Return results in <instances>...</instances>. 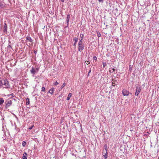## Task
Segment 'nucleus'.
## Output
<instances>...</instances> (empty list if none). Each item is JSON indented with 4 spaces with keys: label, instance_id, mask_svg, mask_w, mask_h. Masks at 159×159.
I'll use <instances>...</instances> for the list:
<instances>
[{
    "label": "nucleus",
    "instance_id": "nucleus-14",
    "mask_svg": "<svg viewBox=\"0 0 159 159\" xmlns=\"http://www.w3.org/2000/svg\"><path fill=\"white\" fill-rule=\"evenodd\" d=\"M107 145L106 144H105L104 146V148L105 149V150H103V152H107Z\"/></svg>",
    "mask_w": 159,
    "mask_h": 159
},
{
    "label": "nucleus",
    "instance_id": "nucleus-16",
    "mask_svg": "<svg viewBox=\"0 0 159 159\" xmlns=\"http://www.w3.org/2000/svg\"><path fill=\"white\" fill-rule=\"evenodd\" d=\"M69 18H70V15H69V14H68L67 15V20H66L67 25H68L69 24Z\"/></svg>",
    "mask_w": 159,
    "mask_h": 159
},
{
    "label": "nucleus",
    "instance_id": "nucleus-32",
    "mask_svg": "<svg viewBox=\"0 0 159 159\" xmlns=\"http://www.w3.org/2000/svg\"><path fill=\"white\" fill-rule=\"evenodd\" d=\"M91 72V69H90L89 70V72H88V76H89V74Z\"/></svg>",
    "mask_w": 159,
    "mask_h": 159
},
{
    "label": "nucleus",
    "instance_id": "nucleus-40",
    "mask_svg": "<svg viewBox=\"0 0 159 159\" xmlns=\"http://www.w3.org/2000/svg\"><path fill=\"white\" fill-rule=\"evenodd\" d=\"M61 1L63 2V0H61Z\"/></svg>",
    "mask_w": 159,
    "mask_h": 159
},
{
    "label": "nucleus",
    "instance_id": "nucleus-23",
    "mask_svg": "<svg viewBox=\"0 0 159 159\" xmlns=\"http://www.w3.org/2000/svg\"><path fill=\"white\" fill-rule=\"evenodd\" d=\"M65 85L66 84L65 83H63L61 87V89H62L65 86Z\"/></svg>",
    "mask_w": 159,
    "mask_h": 159
},
{
    "label": "nucleus",
    "instance_id": "nucleus-45",
    "mask_svg": "<svg viewBox=\"0 0 159 159\" xmlns=\"http://www.w3.org/2000/svg\"><path fill=\"white\" fill-rule=\"evenodd\" d=\"M158 159H159V157H158Z\"/></svg>",
    "mask_w": 159,
    "mask_h": 159
},
{
    "label": "nucleus",
    "instance_id": "nucleus-8",
    "mask_svg": "<svg viewBox=\"0 0 159 159\" xmlns=\"http://www.w3.org/2000/svg\"><path fill=\"white\" fill-rule=\"evenodd\" d=\"M54 90V88H52L50 89L48 91V93L51 94H53V92Z\"/></svg>",
    "mask_w": 159,
    "mask_h": 159
},
{
    "label": "nucleus",
    "instance_id": "nucleus-10",
    "mask_svg": "<svg viewBox=\"0 0 159 159\" xmlns=\"http://www.w3.org/2000/svg\"><path fill=\"white\" fill-rule=\"evenodd\" d=\"M27 156H28L27 153H24L23 155V159H27Z\"/></svg>",
    "mask_w": 159,
    "mask_h": 159
},
{
    "label": "nucleus",
    "instance_id": "nucleus-21",
    "mask_svg": "<svg viewBox=\"0 0 159 159\" xmlns=\"http://www.w3.org/2000/svg\"><path fill=\"white\" fill-rule=\"evenodd\" d=\"M105 158H107V152H106L105 155H104Z\"/></svg>",
    "mask_w": 159,
    "mask_h": 159
},
{
    "label": "nucleus",
    "instance_id": "nucleus-4",
    "mask_svg": "<svg viewBox=\"0 0 159 159\" xmlns=\"http://www.w3.org/2000/svg\"><path fill=\"white\" fill-rule=\"evenodd\" d=\"M79 45V48H78V50L79 51L81 52V51L83 50L84 49V44H78Z\"/></svg>",
    "mask_w": 159,
    "mask_h": 159
},
{
    "label": "nucleus",
    "instance_id": "nucleus-28",
    "mask_svg": "<svg viewBox=\"0 0 159 159\" xmlns=\"http://www.w3.org/2000/svg\"><path fill=\"white\" fill-rule=\"evenodd\" d=\"M70 99V93L68 94V97L67 98V100H69Z\"/></svg>",
    "mask_w": 159,
    "mask_h": 159
},
{
    "label": "nucleus",
    "instance_id": "nucleus-42",
    "mask_svg": "<svg viewBox=\"0 0 159 159\" xmlns=\"http://www.w3.org/2000/svg\"><path fill=\"white\" fill-rule=\"evenodd\" d=\"M9 46L10 47H11V46L10 45H9Z\"/></svg>",
    "mask_w": 159,
    "mask_h": 159
},
{
    "label": "nucleus",
    "instance_id": "nucleus-1",
    "mask_svg": "<svg viewBox=\"0 0 159 159\" xmlns=\"http://www.w3.org/2000/svg\"><path fill=\"white\" fill-rule=\"evenodd\" d=\"M1 86H3V87L5 88H10V86L9 84L8 81L6 80H0Z\"/></svg>",
    "mask_w": 159,
    "mask_h": 159
},
{
    "label": "nucleus",
    "instance_id": "nucleus-26",
    "mask_svg": "<svg viewBox=\"0 0 159 159\" xmlns=\"http://www.w3.org/2000/svg\"><path fill=\"white\" fill-rule=\"evenodd\" d=\"M33 127H34V125H33L31 126V127H30L28 129L29 130H31L33 128Z\"/></svg>",
    "mask_w": 159,
    "mask_h": 159
},
{
    "label": "nucleus",
    "instance_id": "nucleus-12",
    "mask_svg": "<svg viewBox=\"0 0 159 159\" xmlns=\"http://www.w3.org/2000/svg\"><path fill=\"white\" fill-rule=\"evenodd\" d=\"M78 40V38H75L73 39V41H75V43L74 44V45L75 46V44L77 42Z\"/></svg>",
    "mask_w": 159,
    "mask_h": 159
},
{
    "label": "nucleus",
    "instance_id": "nucleus-34",
    "mask_svg": "<svg viewBox=\"0 0 159 159\" xmlns=\"http://www.w3.org/2000/svg\"><path fill=\"white\" fill-rule=\"evenodd\" d=\"M34 53L35 54H36V53H37V51L36 50H34Z\"/></svg>",
    "mask_w": 159,
    "mask_h": 159
},
{
    "label": "nucleus",
    "instance_id": "nucleus-20",
    "mask_svg": "<svg viewBox=\"0 0 159 159\" xmlns=\"http://www.w3.org/2000/svg\"><path fill=\"white\" fill-rule=\"evenodd\" d=\"M42 91L45 92V88L44 87H43L42 88Z\"/></svg>",
    "mask_w": 159,
    "mask_h": 159
},
{
    "label": "nucleus",
    "instance_id": "nucleus-41",
    "mask_svg": "<svg viewBox=\"0 0 159 159\" xmlns=\"http://www.w3.org/2000/svg\"><path fill=\"white\" fill-rule=\"evenodd\" d=\"M103 23H104V25H105V22H104Z\"/></svg>",
    "mask_w": 159,
    "mask_h": 159
},
{
    "label": "nucleus",
    "instance_id": "nucleus-30",
    "mask_svg": "<svg viewBox=\"0 0 159 159\" xmlns=\"http://www.w3.org/2000/svg\"><path fill=\"white\" fill-rule=\"evenodd\" d=\"M99 2L102 3L103 2V0H98Z\"/></svg>",
    "mask_w": 159,
    "mask_h": 159
},
{
    "label": "nucleus",
    "instance_id": "nucleus-31",
    "mask_svg": "<svg viewBox=\"0 0 159 159\" xmlns=\"http://www.w3.org/2000/svg\"><path fill=\"white\" fill-rule=\"evenodd\" d=\"M58 83L57 82V81H56V82L54 83V85H57V84H58Z\"/></svg>",
    "mask_w": 159,
    "mask_h": 159
},
{
    "label": "nucleus",
    "instance_id": "nucleus-2",
    "mask_svg": "<svg viewBox=\"0 0 159 159\" xmlns=\"http://www.w3.org/2000/svg\"><path fill=\"white\" fill-rule=\"evenodd\" d=\"M39 70V68H36V69H34V67H32L30 71L31 74L33 75H34L35 74L37 73L38 72Z\"/></svg>",
    "mask_w": 159,
    "mask_h": 159
},
{
    "label": "nucleus",
    "instance_id": "nucleus-25",
    "mask_svg": "<svg viewBox=\"0 0 159 159\" xmlns=\"http://www.w3.org/2000/svg\"><path fill=\"white\" fill-rule=\"evenodd\" d=\"M93 59L94 60H97V57H96V56H93Z\"/></svg>",
    "mask_w": 159,
    "mask_h": 159
},
{
    "label": "nucleus",
    "instance_id": "nucleus-36",
    "mask_svg": "<svg viewBox=\"0 0 159 159\" xmlns=\"http://www.w3.org/2000/svg\"><path fill=\"white\" fill-rule=\"evenodd\" d=\"M13 95V93H12L11 94H9L8 96H11V95Z\"/></svg>",
    "mask_w": 159,
    "mask_h": 159
},
{
    "label": "nucleus",
    "instance_id": "nucleus-19",
    "mask_svg": "<svg viewBox=\"0 0 159 159\" xmlns=\"http://www.w3.org/2000/svg\"><path fill=\"white\" fill-rule=\"evenodd\" d=\"M97 34L98 37H100L101 36V34L99 32H97Z\"/></svg>",
    "mask_w": 159,
    "mask_h": 159
},
{
    "label": "nucleus",
    "instance_id": "nucleus-39",
    "mask_svg": "<svg viewBox=\"0 0 159 159\" xmlns=\"http://www.w3.org/2000/svg\"><path fill=\"white\" fill-rule=\"evenodd\" d=\"M112 81H113V79H112Z\"/></svg>",
    "mask_w": 159,
    "mask_h": 159
},
{
    "label": "nucleus",
    "instance_id": "nucleus-27",
    "mask_svg": "<svg viewBox=\"0 0 159 159\" xmlns=\"http://www.w3.org/2000/svg\"><path fill=\"white\" fill-rule=\"evenodd\" d=\"M80 37L81 38V39H83V38L84 37V35L83 34H81L80 35Z\"/></svg>",
    "mask_w": 159,
    "mask_h": 159
},
{
    "label": "nucleus",
    "instance_id": "nucleus-44",
    "mask_svg": "<svg viewBox=\"0 0 159 159\" xmlns=\"http://www.w3.org/2000/svg\"><path fill=\"white\" fill-rule=\"evenodd\" d=\"M107 25H106V27H107Z\"/></svg>",
    "mask_w": 159,
    "mask_h": 159
},
{
    "label": "nucleus",
    "instance_id": "nucleus-43",
    "mask_svg": "<svg viewBox=\"0 0 159 159\" xmlns=\"http://www.w3.org/2000/svg\"><path fill=\"white\" fill-rule=\"evenodd\" d=\"M66 27H65V29H66Z\"/></svg>",
    "mask_w": 159,
    "mask_h": 159
},
{
    "label": "nucleus",
    "instance_id": "nucleus-33",
    "mask_svg": "<svg viewBox=\"0 0 159 159\" xmlns=\"http://www.w3.org/2000/svg\"><path fill=\"white\" fill-rule=\"evenodd\" d=\"M115 83L114 82H112V85L113 86H115V85L114 84Z\"/></svg>",
    "mask_w": 159,
    "mask_h": 159
},
{
    "label": "nucleus",
    "instance_id": "nucleus-7",
    "mask_svg": "<svg viewBox=\"0 0 159 159\" xmlns=\"http://www.w3.org/2000/svg\"><path fill=\"white\" fill-rule=\"evenodd\" d=\"M12 102L11 100L8 101L6 104V107H8L11 104Z\"/></svg>",
    "mask_w": 159,
    "mask_h": 159
},
{
    "label": "nucleus",
    "instance_id": "nucleus-22",
    "mask_svg": "<svg viewBox=\"0 0 159 159\" xmlns=\"http://www.w3.org/2000/svg\"><path fill=\"white\" fill-rule=\"evenodd\" d=\"M82 40H83V39H81V40L79 41V44H83L82 43V42H83Z\"/></svg>",
    "mask_w": 159,
    "mask_h": 159
},
{
    "label": "nucleus",
    "instance_id": "nucleus-9",
    "mask_svg": "<svg viewBox=\"0 0 159 159\" xmlns=\"http://www.w3.org/2000/svg\"><path fill=\"white\" fill-rule=\"evenodd\" d=\"M5 7V5L4 4L3 2L0 3V8H2Z\"/></svg>",
    "mask_w": 159,
    "mask_h": 159
},
{
    "label": "nucleus",
    "instance_id": "nucleus-18",
    "mask_svg": "<svg viewBox=\"0 0 159 159\" xmlns=\"http://www.w3.org/2000/svg\"><path fill=\"white\" fill-rule=\"evenodd\" d=\"M26 143L25 141H23L22 142V145L23 147H25L26 144Z\"/></svg>",
    "mask_w": 159,
    "mask_h": 159
},
{
    "label": "nucleus",
    "instance_id": "nucleus-3",
    "mask_svg": "<svg viewBox=\"0 0 159 159\" xmlns=\"http://www.w3.org/2000/svg\"><path fill=\"white\" fill-rule=\"evenodd\" d=\"M141 90V89L140 87L138 86H136L135 95L138 96L140 93Z\"/></svg>",
    "mask_w": 159,
    "mask_h": 159
},
{
    "label": "nucleus",
    "instance_id": "nucleus-37",
    "mask_svg": "<svg viewBox=\"0 0 159 159\" xmlns=\"http://www.w3.org/2000/svg\"><path fill=\"white\" fill-rule=\"evenodd\" d=\"M130 66H131L130 65V66H129V70H130V69H131V70H132V67H130Z\"/></svg>",
    "mask_w": 159,
    "mask_h": 159
},
{
    "label": "nucleus",
    "instance_id": "nucleus-15",
    "mask_svg": "<svg viewBox=\"0 0 159 159\" xmlns=\"http://www.w3.org/2000/svg\"><path fill=\"white\" fill-rule=\"evenodd\" d=\"M71 128H72V129H75L76 130V127L75 124H72L71 125Z\"/></svg>",
    "mask_w": 159,
    "mask_h": 159
},
{
    "label": "nucleus",
    "instance_id": "nucleus-17",
    "mask_svg": "<svg viewBox=\"0 0 159 159\" xmlns=\"http://www.w3.org/2000/svg\"><path fill=\"white\" fill-rule=\"evenodd\" d=\"M30 103V100L28 98H26V104L27 105H29Z\"/></svg>",
    "mask_w": 159,
    "mask_h": 159
},
{
    "label": "nucleus",
    "instance_id": "nucleus-24",
    "mask_svg": "<svg viewBox=\"0 0 159 159\" xmlns=\"http://www.w3.org/2000/svg\"><path fill=\"white\" fill-rule=\"evenodd\" d=\"M102 64L103 65V68L105 67L106 65V62H102Z\"/></svg>",
    "mask_w": 159,
    "mask_h": 159
},
{
    "label": "nucleus",
    "instance_id": "nucleus-38",
    "mask_svg": "<svg viewBox=\"0 0 159 159\" xmlns=\"http://www.w3.org/2000/svg\"><path fill=\"white\" fill-rule=\"evenodd\" d=\"M71 93H70V97H71Z\"/></svg>",
    "mask_w": 159,
    "mask_h": 159
},
{
    "label": "nucleus",
    "instance_id": "nucleus-6",
    "mask_svg": "<svg viewBox=\"0 0 159 159\" xmlns=\"http://www.w3.org/2000/svg\"><path fill=\"white\" fill-rule=\"evenodd\" d=\"M4 30L3 31L4 32H7V25L6 23H5L4 24Z\"/></svg>",
    "mask_w": 159,
    "mask_h": 159
},
{
    "label": "nucleus",
    "instance_id": "nucleus-13",
    "mask_svg": "<svg viewBox=\"0 0 159 159\" xmlns=\"http://www.w3.org/2000/svg\"><path fill=\"white\" fill-rule=\"evenodd\" d=\"M4 100L2 98H0V105H2L4 102Z\"/></svg>",
    "mask_w": 159,
    "mask_h": 159
},
{
    "label": "nucleus",
    "instance_id": "nucleus-29",
    "mask_svg": "<svg viewBox=\"0 0 159 159\" xmlns=\"http://www.w3.org/2000/svg\"><path fill=\"white\" fill-rule=\"evenodd\" d=\"M85 62L86 64L87 65L89 64L90 63V62L88 61H86Z\"/></svg>",
    "mask_w": 159,
    "mask_h": 159
},
{
    "label": "nucleus",
    "instance_id": "nucleus-5",
    "mask_svg": "<svg viewBox=\"0 0 159 159\" xmlns=\"http://www.w3.org/2000/svg\"><path fill=\"white\" fill-rule=\"evenodd\" d=\"M129 91L125 89H124L122 91L123 95L124 96H128L129 95Z\"/></svg>",
    "mask_w": 159,
    "mask_h": 159
},
{
    "label": "nucleus",
    "instance_id": "nucleus-11",
    "mask_svg": "<svg viewBox=\"0 0 159 159\" xmlns=\"http://www.w3.org/2000/svg\"><path fill=\"white\" fill-rule=\"evenodd\" d=\"M26 39L29 41H30V42H32V39L30 36H27V37Z\"/></svg>",
    "mask_w": 159,
    "mask_h": 159
},
{
    "label": "nucleus",
    "instance_id": "nucleus-35",
    "mask_svg": "<svg viewBox=\"0 0 159 159\" xmlns=\"http://www.w3.org/2000/svg\"><path fill=\"white\" fill-rule=\"evenodd\" d=\"M112 70H113L112 72H115V70H115L114 68H112Z\"/></svg>",
    "mask_w": 159,
    "mask_h": 159
}]
</instances>
